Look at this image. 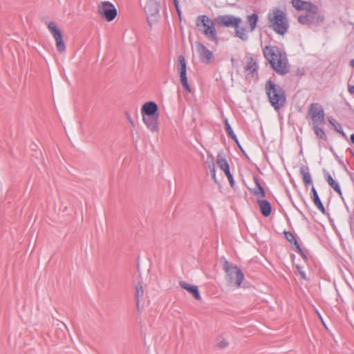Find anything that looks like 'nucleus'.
Masks as SVG:
<instances>
[{"mask_svg": "<svg viewBox=\"0 0 354 354\" xmlns=\"http://www.w3.org/2000/svg\"><path fill=\"white\" fill-rule=\"evenodd\" d=\"M326 180L327 183L330 185V187L339 195L342 194L340 187L337 182H336L333 177L329 174H327L326 175Z\"/></svg>", "mask_w": 354, "mask_h": 354, "instance_id": "nucleus-19", "label": "nucleus"}, {"mask_svg": "<svg viewBox=\"0 0 354 354\" xmlns=\"http://www.w3.org/2000/svg\"><path fill=\"white\" fill-rule=\"evenodd\" d=\"M351 140L354 144V133L351 136Z\"/></svg>", "mask_w": 354, "mask_h": 354, "instance_id": "nucleus-34", "label": "nucleus"}, {"mask_svg": "<svg viewBox=\"0 0 354 354\" xmlns=\"http://www.w3.org/2000/svg\"><path fill=\"white\" fill-rule=\"evenodd\" d=\"M178 62H179L178 71H179V74H180L181 84H183V86H184L185 89L187 91L190 92L191 88L188 84L187 75H186V72H187L186 62L183 55H180L178 57Z\"/></svg>", "mask_w": 354, "mask_h": 354, "instance_id": "nucleus-12", "label": "nucleus"}, {"mask_svg": "<svg viewBox=\"0 0 354 354\" xmlns=\"http://www.w3.org/2000/svg\"><path fill=\"white\" fill-rule=\"evenodd\" d=\"M257 203L261 214L266 217L268 216L272 211L270 203L267 200L263 199L258 200Z\"/></svg>", "mask_w": 354, "mask_h": 354, "instance_id": "nucleus-16", "label": "nucleus"}, {"mask_svg": "<svg viewBox=\"0 0 354 354\" xmlns=\"http://www.w3.org/2000/svg\"><path fill=\"white\" fill-rule=\"evenodd\" d=\"M218 24L226 27H234L236 37L242 40L248 39V35L252 32L257 25L258 16L252 14L248 17L247 24H242L241 19L232 15H222L216 19Z\"/></svg>", "mask_w": 354, "mask_h": 354, "instance_id": "nucleus-1", "label": "nucleus"}, {"mask_svg": "<svg viewBox=\"0 0 354 354\" xmlns=\"http://www.w3.org/2000/svg\"><path fill=\"white\" fill-rule=\"evenodd\" d=\"M197 27H202L203 31L208 38L215 40L216 37L214 24L212 20L206 15H201L196 19Z\"/></svg>", "mask_w": 354, "mask_h": 354, "instance_id": "nucleus-8", "label": "nucleus"}, {"mask_svg": "<svg viewBox=\"0 0 354 354\" xmlns=\"http://www.w3.org/2000/svg\"><path fill=\"white\" fill-rule=\"evenodd\" d=\"M330 122L335 127L337 131L339 132L342 136H345L344 132L342 131V129L339 124H338L336 122H333L332 120H330Z\"/></svg>", "mask_w": 354, "mask_h": 354, "instance_id": "nucleus-28", "label": "nucleus"}, {"mask_svg": "<svg viewBox=\"0 0 354 354\" xmlns=\"http://www.w3.org/2000/svg\"><path fill=\"white\" fill-rule=\"evenodd\" d=\"M135 288L137 308H139L140 301L142 299L144 296V288L141 283H138Z\"/></svg>", "mask_w": 354, "mask_h": 354, "instance_id": "nucleus-17", "label": "nucleus"}, {"mask_svg": "<svg viewBox=\"0 0 354 354\" xmlns=\"http://www.w3.org/2000/svg\"><path fill=\"white\" fill-rule=\"evenodd\" d=\"M229 340L226 337H219L216 339V346L220 348H225L229 346Z\"/></svg>", "mask_w": 354, "mask_h": 354, "instance_id": "nucleus-24", "label": "nucleus"}, {"mask_svg": "<svg viewBox=\"0 0 354 354\" xmlns=\"http://www.w3.org/2000/svg\"><path fill=\"white\" fill-rule=\"evenodd\" d=\"M216 164L219 167V168L221 170H223V172L225 173V174L226 175L231 187H233L235 183H234L233 176H232V174L230 173L229 164L223 154H218L217 156Z\"/></svg>", "mask_w": 354, "mask_h": 354, "instance_id": "nucleus-11", "label": "nucleus"}, {"mask_svg": "<svg viewBox=\"0 0 354 354\" xmlns=\"http://www.w3.org/2000/svg\"><path fill=\"white\" fill-rule=\"evenodd\" d=\"M321 125L322 124H313V128L317 136L322 139L325 138V133L321 128H319V126Z\"/></svg>", "mask_w": 354, "mask_h": 354, "instance_id": "nucleus-25", "label": "nucleus"}, {"mask_svg": "<svg viewBox=\"0 0 354 354\" xmlns=\"http://www.w3.org/2000/svg\"><path fill=\"white\" fill-rule=\"evenodd\" d=\"M256 185V188L252 190V193L259 198H264L265 192L263 187L261 186L257 178H254Z\"/></svg>", "mask_w": 354, "mask_h": 354, "instance_id": "nucleus-20", "label": "nucleus"}, {"mask_svg": "<svg viewBox=\"0 0 354 354\" xmlns=\"http://www.w3.org/2000/svg\"><path fill=\"white\" fill-rule=\"evenodd\" d=\"M266 93L274 109H279L285 104L286 96L283 91L270 80L266 83Z\"/></svg>", "mask_w": 354, "mask_h": 354, "instance_id": "nucleus-6", "label": "nucleus"}, {"mask_svg": "<svg viewBox=\"0 0 354 354\" xmlns=\"http://www.w3.org/2000/svg\"><path fill=\"white\" fill-rule=\"evenodd\" d=\"M350 64H351V66L354 67V60L353 59L350 62Z\"/></svg>", "mask_w": 354, "mask_h": 354, "instance_id": "nucleus-35", "label": "nucleus"}, {"mask_svg": "<svg viewBox=\"0 0 354 354\" xmlns=\"http://www.w3.org/2000/svg\"><path fill=\"white\" fill-rule=\"evenodd\" d=\"M211 172H212V178L214 179V180L215 182H216V174H215V169H214V167H213V169L211 170Z\"/></svg>", "mask_w": 354, "mask_h": 354, "instance_id": "nucleus-32", "label": "nucleus"}, {"mask_svg": "<svg viewBox=\"0 0 354 354\" xmlns=\"http://www.w3.org/2000/svg\"><path fill=\"white\" fill-rule=\"evenodd\" d=\"M308 116L313 124H323L324 122V111L318 103H312L308 109Z\"/></svg>", "mask_w": 354, "mask_h": 354, "instance_id": "nucleus-10", "label": "nucleus"}, {"mask_svg": "<svg viewBox=\"0 0 354 354\" xmlns=\"http://www.w3.org/2000/svg\"><path fill=\"white\" fill-rule=\"evenodd\" d=\"M173 1H174L175 7H176V8L177 10V12L178 13V15L180 16V9H179V7H178V0H173Z\"/></svg>", "mask_w": 354, "mask_h": 354, "instance_id": "nucleus-30", "label": "nucleus"}, {"mask_svg": "<svg viewBox=\"0 0 354 354\" xmlns=\"http://www.w3.org/2000/svg\"><path fill=\"white\" fill-rule=\"evenodd\" d=\"M348 91L351 94H354V86H350L348 87Z\"/></svg>", "mask_w": 354, "mask_h": 354, "instance_id": "nucleus-33", "label": "nucleus"}, {"mask_svg": "<svg viewBox=\"0 0 354 354\" xmlns=\"http://www.w3.org/2000/svg\"><path fill=\"white\" fill-rule=\"evenodd\" d=\"M225 129L227 131L228 136L231 138H232L239 145V140H238L236 135L234 134L232 129L231 128L227 119L225 120Z\"/></svg>", "mask_w": 354, "mask_h": 354, "instance_id": "nucleus-23", "label": "nucleus"}, {"mask_svg": "<svg viewBox=\"0 0 354 354\" xmlns=\"http://www.w3.org/2000/svg\"><path fill=\"white\" fill-rule=\"evenodd\" d=\"M297 270L299 272V273L300 274L301 277L304 279H306V274L304 273V272L303 270H301V268L299 266H297Z\"/></svg>", "mask_w": 354, "mask_h": 354, "instance_id": "nucleus-29", "label": "nucleus"}, {"mask_svg": "<svg viewBox=\"0 0 354 354\" xmlns=\"http://www.w3.org/2000/svg\"><path fill=\"white\" fill-rule=\"evenodd\" d=\"M223 269L225 273V280L228 285L234 288H238L241 286L244 279V274L236 265L224 260Z\"/></svg>", "mask_w": 354, "mask_h": 354, "instance_id": "nucleus-4", "label": "nucleus"}, {"mask_svg": "<svg viewBox=\"0 0 354 354\" xmlns=\"http://www.w3.org/2000/svg\"><path fill=\"white\" fill-rule=\"evenodd\" d=\"M300 173L301 174L303 181L305 185H308L312 183L311 176L307 168H301Z\"/></svg>", "mask_w": 354, "mask_h": 354, "instance_id": "nucleus-21", "label": "nucleus"}, {"mask_svg": "<svg viewBox=\"0 0 354 354\" xmlns=\"http://www.w3.org/2000/svg\"><path fill=\"white\" fill-rule=\"evenodd\" d=\"M142 120L147 128L152 133L159 130L158 106L154 102L149 101L144 103L140 109Z\"/></svg>", "mask_w": 354, "mask_h": 354, "instance_id": "nucleus-3", "label": "nucleus"}, {"mask_svg": "<svg viewBox=\"0 0 354 354\" xmlns=\"http://www.w3.org/2000/svg\"><path fill=\"white\" fill-rule=\"evenodd\" d=\"M272 28L278 34L284 35L288 28V22L285 13L278 9L274 8L268 15Z\"/></svg>", "mask_w": 354, "mask_h": 354, "instance_id": "nucleus-5", "label": "nucleus"}, {"mask_svg": "<svg viewBox=\"0 0 354 354\" xmlns=\"http://www.w3.org/2000/svg\"><path fill=\"white\" fill-rule=\"evenodd\" d=\"M312 192H313V199L314 204L315 205V206L317 207L318 209H319L322 213H324L325 212L324 207L322 205L315 187L312 188Z\"/></svg>", "mask_w": 354, "mask_h": 354, "instance_id": "nucleus-18", "label": "nucleus"}, {"mask_svg": "<svg viewBox=\"0 0 354 354\" xmlns=\"http://www.w3.org/2000/svg\"><path fill=\"white\" fill-rule=\"evenodd\" d=\"M292 5L298 10H305L310 13H316L317 8L308 1L292 0Z\"/></svg>", "mask_w": 354, "mask_h": 354, "instance_id": "nucleus-15", "label": "nucleus"}, {"mask_svg": "<svg viewBox=\"0 0 354 354\" xmlns=\"http://www.w3.org/2000/svg\"><path fill=\"white\" fill-rule=\"evenodd\" d=\"M263 55L272 68L278 73L286 74L288 71V60L286 55L276 46H266Z\"/></svg>", "mask_w": 354, "mask_h": 354, "instance_id": "nucleus-2", "label": "nucleus"}, {"mask_svg": "<svg viewBox=\"0 0 354 354\" xmlns=\"http://www.w3.org/2000/svg\"><path fill=\"white\" fill-rule=\"evenodd\" d=\"M179 286L182 289L186 290L188 293L192 295L196 300L201 301L202 299L198 287L197 286L192 285L185 281H179Z\"/></svg>", "mask_w": 354, "mask_h": 354, "instance_id": "nucleus-14", "label": "nucleus"}, {"mask_svg": "<svg viewBox=\"0 0 354 354\" xmlns=\"http://www.w3.org/2000/svg\"><path fill=\"white\" fill-rule=\"evenodd\" d=\"M97 13L107 21H113L118 15L115 6L108 1H102L98 4Z\"/></svg>", "mask_w": 354, "mask_h": 354, "instance_id": "nucleus-7", "label": "nucleus"}, {"mask_svg": "<svg viewBox=\"0 0 354 354\" xmlns=\"http://www.w3.org/2000/svg\"><path fill=\"white\" fill-rule=\"evenodd\" d=\"M196 50L201 62L208 64L214 59V55L212 51L207 49L201 43L197 44Z\"/></svg>", "mask_w": 354, "mask_h": 354, "instance_id": "nucleus-13", "label": "nucleus"}, {"mask_svg": "<svg viewBox=\"0 0 354 354\" xmlns=\"http://www.w3.org/2000/svg\"><path fill=\"white\" fill-rule=\"evenodd\" d=\"M316 313H317V315H318V317H319V319L321 320V322H322V324L324 325V326L326 328H327V326H326V324H325V322H324V319H323V318H322V315H320V313H319V311H318V310H317V311H316Z\"/></svg>", "mask_w": 354, "mask_h": 354, "instance_id": "nucleus-31", "label": "nucleus"}, {"mask_svg": "<svg viewBox=\"0 0 354 354\" xmlns=\"http://www.w3.org/2000/svg\"><path fill=\"white\" fill-rule=\"evenodd\" d=\"M47 28L55 41L57 50L60 53H64L66 50V45L63 40L62 32L57 24L54 21H50L47 25Z\"/></svg>", "mask_w": 354, "mask_h": 354, "instance_id": "nucleus-9", "label": "nucleus"}, {"mask_svg": "<svg viewBox=\"0 0 354 354\" xmlns=\"http://www.w3.org/2000/svg\"><path fill=\"white\" fill-rule=\"evenodd\" d=\"M313 14V13L308 12V14H307L306 15L300 16L298 18L299 22L302 24H308L310 22V18L312 17V15Z\"/></svg>", "mask_w": 354, "mask_h": 354, "instance_id": "nucleus-27", "label": "nucleus"}, {"mask_svg": "<svg viewBox=\"0 0 354 354\" xmlns=\"http://www.w3.org/2000/svg\"><path fill=\"white\" fill-rule=\"evenodd\" d=\"M285 237L290 243H293L295 245L297 250L299 252H301V249L299 246V244L297 241L294 234L292 232H285Z\"/></svg>", "mask_w": 354, "mask_h": 354, "instance_id": "nucleus-22", "label": "nucleus"}, {"mask_svg": "<svg viewBox=\"0 0 354 354\" xmlns=\"http://www.w3.org/2000/svg\"><path fill=\"white\" fill-rule=\"evenodd\" d=\"M246 69L251 72L256 71L257 69V62L251 58L248 62Z\"/></svg>", "mask_w": 354, "mask_h": 354, "instance_id": "nucleus-26", "label": "nucleus"}]
</instances>
